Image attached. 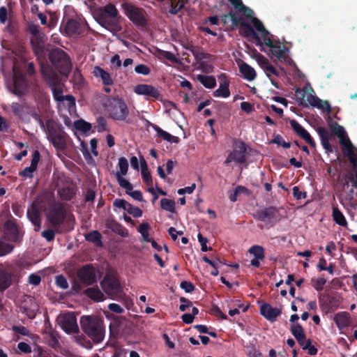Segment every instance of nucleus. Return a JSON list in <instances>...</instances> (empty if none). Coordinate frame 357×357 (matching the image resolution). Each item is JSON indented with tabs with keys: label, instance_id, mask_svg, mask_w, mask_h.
Instances as JSON below:
<instances>
[{
	"label": "nucleus",
	"instance_id": "6",
	"mask_svg": "<svg viewBox=\"0 0 357 357\" xmlns=\"http://www.w3.org/2000/svg\"><path fill=\"white\" fill-rule=\"evenodd\" d=\"M100 286L111 299L116 300L121 298L123 288L116 274L107 273L100 282Z\"/></svg>",
	"mask_w": 357,
	"mask_h": 357
},
{
	"label": "nucleus",
	"instance_id": "14",
	"mask_svg": "<svg viewBox=\"0 0 357 357\" xmlns=\"http://www.w3.org/2000/svg\"><path fill=\"white\" fill-rule=\"evenodd\" d=\"M262 43L270 47L271 54L279 60L286 61L288 59L289 57L287 52L289 50L287 47H282L280 45V43L279 40L277 41L276 44H274L271 38H267Z\"/></svg>",
	"mask_w": 357,
	"mask_h": 357
},
{
	"label": "nucleus",
	"instance_id": "48",
	"mask_svg": "<svg viewBox=\"0 0 357 357\" xmlns=\"http://www.w3.org/2000/svg\"><path fill=\"white\" fill-rule=\"evenodd\" d=\"M228 15H230V20L231 21L233 28L237 26L240 27L242 25V23L245 22L243 18L238 13L231 10L228 13Z\"/></svg>",
	"mask_w": 357,
	"mask_h": 357
},
{
	"label": "nucleus",
	"instance_id": "43",
	"mask_svg": "<svg viewBox=\"0 0 357 357\" xmlns=\"http://www.w3.org/2000/svg\"><path fill=\"white\" fill-rule=\"evenodd\" d=\"M75 193V190L70 187L62 188L58 190V195L61 199L65 201H70L73 199Z\"/></svg>",
	"mask_w": 357,
	"mask_h": 357
},
{
	"label": "nucleus",
	"instance_id": "21",
	"mask_svg": "<svg viewBox=\"0 0 357 357\" xmlns=\"http://www.w3.org/2000/svg\"><path fill=\"white\" fill-rule=\"evenodd\" d=\"M60 325L67 333H75L78 331L76 317L72 314H65L61 320Z\"/></svg>",
	"mask_w": 357,
	"mask_h": 357
},
{
	"label": "nucleus",
	"instance_id": "38",
	"mask_svg": "<svg viewBox=\"0 0 357 357\" xmlns=\"http://www.w3.org/2000/svg\"><path fill=\"white\" fill-rule=\"evenodd\" d=\"M252 22L255 29L261 33V38H263V42L266 38H270V32L266 29L263 23L258 18H252Z\"/></svg>",
	"mask_w": 357,
	"mask_h": 357
},
{
	"label": "nucleus",
	"instance_id": "42",
	"mask_svg": "<svg viewBox=\"0 0 357 357\" xmlns=\"http://www.w3.org/2000/svg\"><path fill=\"white\" fill-rule=\"evenodd\" d=\"M290 331L298 342H300L301 339H305L303 328L299 323L292 324Z\"/></svg>",
	"mask_w": 357,
	"mask_h": 357
},
{
	"label": "nucleus",
	"instance_id": "32",
	"mask_svg": "<svg viewBox=\"0 0 357 357\" xmlns=\"http://www.w3.org/2000/svg\"><path fill=\"white\" fill-rule=\"evenodd\" d=\"M278 210L275 206L266 207L263 210L259 211L257 213V218L260 221L266 222L275 218Z\"/></svg>",
	"mask_w": 357,
	"mask_h": 357
},
{
	"label": "nucleus",
	"instance_id": "16",
	"mask_svg": "<svg viewBox=\"0 0 357 357\" xmlns=\"http://www.w3.org/2000/svg\"><path fill=\"white\" fill-rule=\"evenodd\" d=\"M26 215L28 219L34 226V231H38L41 227V217L39 203L34 201L27 209Z\"/></svg>",
	"mask_w": 357,
	"mask_h": 357
},
{
	"label": "nucleus",
	"instance_id": "45",
	"mask_svg": "<svg viewBox=\"0 0 357 357\" xmlns=\"http://www.w3.org/2000/svg\"><path fill=\"white\" fill-rule=\"evenodd\" d=\"M141 169L144 181L148 186H151L152 185V178L150 172L148 171L147 164L143 158L141 160Z\"/></svg>",
	"mask_w": 357,
	"mask_h": 357
},
{
	"label": "nucleus",
	"instance_id": "22",
	"mask_svg": "<svg viewBox=\"0 0 357 357\" xmlns=\"http://www.w3.org/2000/svg\"><path fill=\"white\" fill-rule=\"evenodd\" d=\"M84 25L76 19H70L64 26V31L68 36H79L83 33Z\"/></svg>",
	"mask_w": 357,
	"mask_h": 357
},
{
	"label": "nucleus",
	"instance_id": "41",
	"mask_svg": "<svg viewBox=\"0 0 357 357\" xmlns=\"http://www.w3.org/2000/svg\"><path fill=\"white\" fill-rule=\"evenodd\" d=\"M332 216L334 222L340 226L345 227L347 225V222L344 215L337 206L333 207Z\"/></svg>",
	"mask_w": 357,
	"mask_h": 357
},
{
	"label": "nucleus",
	"instance_id": "24",
	"mask_svg": "<svg viewBox=\"0 0 357 357\" xmlns=\"http://www.w3.org/2000/svg\"><path fill=\"white\" fill-rule=\"evenodd\" d=\"M260 313L267 320L273 322L275 321L277 317L282 313L281 310L276 307H273L268 303H263L260 306Z\"/></svg>",
	"mask_w": 357,
	"mask_h": 357
},
{
	"label": "nucleus",
	"instance_id": "31",
	"mask_svg": "<svg viewBox=\"0 0 357 357\" xmlns=\"http://www.w3.org/2000/svg\"><path fill=\"white\" fill-rule=\"evenodd\" d=\"M45 35L34 36L31 40V44L36 55H42L45 52Z\"/></svg>",
	"mask_w": 357,
	"mask_h": 357
},
{
	"label": "nucleus",
	"instance_id": "37",
	"mask_svg": "<svg viewBox=\"0 0 357 357\" xmlns=\"http://www.w3.org/2000/svg\"><path fill=\"white\" fill-rule=\"evenodd\" d=\"M197 79L207 89H213L216 86V79L213 75H198Z\"/></svg>",
	"mask_w": 357,
	"mask_h": 357
},
{
	"label": "nucleus",
	"instance_id": "13",
	"mask_svg": "<svg viewBox=\"0 0 357 357\" xmlns=\"http://www.w3.org/2000/svg\"><path fill=\"white\" fill-rule=\"evenodd\" d=\"M126 14L130 21L135 25L144 26L146 25V20L143 14L142 8H137L132 5H128L126 9Z\"/></svg>",
	"mask_w": 357,
	"mask_h": 357
},
{
	"label": "nucleus",
	"instance_id": "56",
	"mask_svg": "<svg viewBox=\"0 0 357 357\" xmlns=\"http://www.w3.org/2000/svg\"><path fill=\"white\" fill-rule=\"evenodd\" d=\"M126 211L134 218H139L142 215V211L130 203H128Z\"/></svg>",
	"mask_w": 357,
	"mask_h": 357
},
{
	"label": "nucleus",
	"instance_id": "26",
	"mask_svg": "<svg viewBox=\"0 0 357 357\" xmlns=\"http://www.w3.org/2000/svg\"><path fill=\"white\" fill-rule=\"evenodd\" d=\"M221 82L219 88L213 91L214 97L228 98L230 96L229 82L227 80L225 75L222 74L220 77Z\"/></svg>",
	"mask_w": 357,
	"mask_h": 357
},
{
	"label": "nucleus",
	"instance_id": "5",
	"mask_svg": "<svg viewBox=\"0 0 357 357\" xmlns=\"http://www.w3.org/2000/svg\"><path fill=\"white\" fill-rule=\"evenodd\" d=\"M47 138L54 147L59 151L66 149L67 134L63 130L61 125H56L53 121L48 120L46 122Z\"/></svg>",
	"mask_w": 357,
	"mask_h": 357
},
{
	"label": "nucleus",
	"instance_id": "49",
	"mask_svg": "<svg viewBox=\"0 0 357 357\" xmlns=\"http://www.w3.org/2000/svg\"><path fill=\"white\" fill-rule=\"evenodd\" d=\"M330 130L331 134L336 135L337 137L345 134L344 128L339 125L337 122H332L329 124Z\"/></svg>",
	"mask_w": 357,
	"mask_h": 357
},
{
	"label": "nucleus",
	"instance_id": "63",
	"mask_svg": "<svg viewBox=\"0 0 357 357\" xmlns=\"http://www.w3.org/2000/svg\"><path fill=\"white\" fill-rule=\"evenodd\" d=\"M11 109L15 116H21L24 113V107L18 102L11 104Z\"/></svg>",
	"mask_w": 357,
	"mask_h": 357
},
{
	"label": "nucleus",
	"instance_id": "36",
	"mask_svg": "<svg viewBox=\"0 0 357 357\" xmlns=\"http://www.w3.org/2000/svg\"><path fill=\"white\" fill-rule=\"evenodd\" d=\"M106 227L123 237L128 236V230L114 220H107L106 222Z\"/></svg>",
	"mask_w": 357,
	"mask_h": 357
},
{
	"label": "nucleus",
	"instance_id": "46",
	"mask_svg": "<svg viewBox=\"0 0 357 357\" xmlns=\"http://www.w3.org/2000/svg\"><path fill=\"white\" fill-rule=\"evenodd\" d=\"M248 252L253 255L255 258L264 259L265 257L264 249L262 246L255 245L250 248Z\"/></svg>",
	"mask_w": 357,
	"mask_h": 357
},
{
	"label": "nucleus",
	"instance_id": "9",
	"mask_svg": "<svg viewBox=\"0 0 357 357\" xmlns=\"http://www.w3.org/2000/svg\"><path fill=\"white\" fill-rule=\"evenodd\" d=\"M108 111L110 116L117 121H124L129 114L126 103L119 98H114L110 102Z\"/></svg>",
	"mask_w": 357,
	"mask_h": 357
},
{
	"label": "nucleus",
	"instance_id": "52",
	"mask_svg": "<svg viewBox=\"0 0 357 357\" xmlns=\"http://www.w3.org/2000/svg\"><path fill=\"white\" fill-rule=\"evenodd\" d=\"M116 177L119 185L126 190V193H129V191L132 190V185L128 181L124 178L123 176L116 174Z\"/></svg>",
	"mask_w": 357,
	"mask_h": 357
},
{
	"label": "nucleus",
	"instance_id": "60",
	"mask_svg": "<svg viewBox=\"0 0 357 357\" xmlns=\"http://www.w3.org/2000/svg\"><path fill=\"white\" fill-rule=\"evenodd\" d=\"M271 142L273 144H276L278 146H282L285 149H289L291 147V143L285 142L282 137L280 135H275L274 138L272 139Z\"/></svg>",
	"mask_w": 357,
	"mask_h": 357
},
{
	"label": "nucleus",
	"instance_id": "10",
	"mask_svg": "<svg viewBox=\"0 0 357 357\" xmlns=\"http://www.w3.org/2000/svg\"><path fill=\"white\" fill-rule=\"evenodd\" d=\"M295 92L299 105L303 107L311 105L314 107L316 104L320 102V98L313 94L314 91L310 86H305L302 89L296 88Z\"/></svg>",
	"mask_w": 357,
	"mask_h": 357
},
{
	"label": "nucleus",
	"instance_id": "62",
	"mask_svg": "<svg viewBox=\"0 0 357 357\" xmlns=\"http://www.w3.org/2000/svg\"><path fill=\"white\" fill-rule=\"evenodd\" d=\"M314 107L322 109L328 114L331 113V107L327 100H323L320 99V102L317 103Z\"/></svg>",
	"mask_w": 357,
	"mask_h": 357
},
{
	"label": "nucleus",
	"instance_id": "1",
	"mask_svg": "<svg viewBox=\"0 0 357 357\" xmlns=\"http://www.w3.org/2000/svg\"><path fill=\"white\" fill-rule=\"evenodd\" d=\"M46 217L57 234L66 233L74 229V218L67 217L66 210L62 203L54 202L49 204Z\"/></svg>",
	"mask_w": 357,
	"mask_h": 357
},
{
	"label": "nucleus",
	"instance_id": "61",
	"mask_svg": "<svg viewBox=\"0 0 357 357\" xmlns=\"http://www.w3.org/2000/svg\"><path fill=\"white\" fill-rule=\"evenodd\" d=\"M239 12L242 13V14L248 19H250L252 20L254 15L253 10L250 8L249 7H247L243 3L237 9Z\"/></svg>",
	"mask_w": 357,
	"mask_h": 357
},
{
	"label": "nucleus",
	"instance_id": "12",
	"mask_svg": "<svg viewBox=\"0 0 357 357\" xmlns=\"http://www.w3.org/2000/svg\"><path fill=\"white\" fill-rule=\"evenodd\" d=\"M246 146L242 141H236L233 151L228 155L225 160V165H227L231 162L243 164L246 161Z\"/></svg>",
	"mask_w": 357,
	"mask_h": 357
},
{
	"label": "nucleus",
	"instance_id": "15",
	"mask_svg": "<svg viewBox=\"0 0 357 357\" xmlns=\"http://www.w3.org/2000/svg\"><path fill=\"white\" fill-rule=\"evenodd\" d=\"M319 303L321 310L326 312H333L339 307L338 298L328 294H320Z\"/></svg>",
	"mask_w": 357,
	"mask_h": 357
},
{
	"label": "nucleus",
	"instance_id": "18",
	"mask_svg": "<svg viewBox=\"0 0 357 357\" xmlns=\"http://www.w3.org/2000/svg\"><path fill=\"white\" fill-rule=\"evenodd\" d=\"M340 143L342 145L344 150L347 151V154L349 159V161L354 167L357 166V155L355 153V147L350 141L347 132L338 137Z\"/></svg>",
	"mask_w": 357,
	"mask_h": 357
},
{
	"label": "nucleus",
	"instance_id": "35",
	"mask_svg": "<svg viewBox=\"0 0 357 357\" xmlns=\"http://www.w3.org/2000/svg\"><path fill=\"white\" fill-rule=\"evenodd\" d=\"M152 128L156 132V135L158 137L162 138L163 140L167 141L171 143L178 144L180 142V139L178 137L173 136L169 132L163 130L161 128H160L157 125H152Z\"/></svg>",
	"mask_w": 357,
	"mask_h": 357
},
{
	"label": "nucleus",
	"instance_id": "64",
	"mask_svg": "<svg viewBox=\"0 0 357 357\" xmlns=\"http://www.w3.org/2000/svg\"><path fill=\"white\" fill-rule=\"evenodd\" d=\"M135 71L141 75H147L150 73V68L144 64H139L135 66Z\"/></svg>",
	"mask_w": 357,
	"mask_h": 357
},
{
	"label": "nucleus",
	"instance_id": "11",
	"mask_svg": "<svg viewBox=\"0 0 357 357\" xmlns=\"http://www.w3.org/2000/svg\"><path fill=\"white\" fill-rule=\"evenodd\" d=\"M77 276L80 282L86 286L92 285L97 282L96 270L91 264L82 266L77 270Z\"/></svg>",
	"mask_w": 357,
	"mask_h": 357
},
{
	"label": "nucleus",
	"instance_id": "28",
	"mask_svg": "<svg viewBox=\"0 0 357 357\" xmlns=\"http://www.w3.org/2000/svg\"><path fill=\"white\" fill-rule=\"evenodd\" d=\"M239 72L241 73L243 78L248 81H252L257 77V73L255 69L244 61H241L238 64Z\"/></svg>",
	"mask_w": 357,
	"mask_h": 357
},
{
	"label": "nucleus",
	"instance_id": "23",
	"mask_svg": "<svg viewBox=\"0 0 357 357\" xmlns=\"http://www.w3.org/2000/svg\"><path fill=\"white\" fill-rule=\"evenodd\" d=\"M135 92L137 94L152 97L156 100L161 98V94L160 91L152 85L138 84L135 88Z\"/></svg>",
	"mask_w": 357,
	"mask_h": 357
},
{
	"label": "nucleus",
	"instance_id": "39",
	"mask_svg": "<svg viewBox=\"0 0 357 357\" xmlns=\"http://www.w3.org/2000/svg\"><path fill=\"white\" fill-rule=\"evenodd\" d=\"M192 55L195 56L197 61L199 62L200 67L203 69V71H206L204 68L207 66L203 61L204 59H208L211 57V55L208 53H205L199 47H197L195 51H192Z\"/></svg>",
	"mask_w": 357,
	"mask_h": 357
},
{
	"label": "nucleus",
	"instance_id": "30",
	"mask_svg": "<svg viewBox=\"0 0 357 357\" xmlns=\"http://www.w3.org/2000/svg\"><path fill=\"white\" fill-rule=\"evenodd\" d=\"M41 73L44 79L46 80L50 87L58 86L59 84L60 80L59 76L52 69H45L44 68H42Z\"/></svg>",
	"mask_w": 357,
	"mask_h": 357
},
{
	"label": "nucleus",
	"instance_id": "53",
	"mask_svg": "<svg viewBox=\"0 0 357 357\" xmlns=\"http://www.w3.org/2000/svg\"><path fill=\"white\" fill-rule=\"evenodd\" d=\"M28 31L33 37L43 36L45 34L40 29L38 24H36L33 22H29L27 24Z\"/></svg>",
	"mask_w": 357,
	"mask_h": 357
},
{
	"label": "nucleus",
	"instance_id": "57",
	"mask_svg": "<svg viewBox=\"0 0 357 357\" xmlns=\"http://www.w3.org/2000/svg\"><path fill=\"white\" fill-rule=\"evenodd\" d=\"M169 13L172 15H176L183 8V4L176 3V0H169Z\"/></svg>",
	"mask_w": 357,
	"mask_h": 357
},
{
	"label": "nucleus",
	"instance_id": "54",
	"mask_svg": "<svg viewBox=\"0 0 357 357\" xmlns=\"http://www.w3.org/2000/svg\"><path fill=\"white\" fill-rule=\"evenodd\" d=\"M326 282V280L324 278H312L311 280V284L312 287L317 291H321L324 289V286L325 285Z\"/></svg>",
	"mask_w": 357,
	"mask_h": 357
},
{
	"label": "nucleus",
	"instance_id": "59",
	"mask_svg": "<svg viewBox=\"0 0 357 357\" xmlns=\"http://www.w3.org/2000/svg\"><path fill=\"white\" fill-rule=\"evenodd\" d=\"M14 246L0 241V257L4 256L13 251Z\"/></svg>",
	"mask_w": 357,
	"mask_h": 357
},
{
	"label": "nucleus",
	"instance_id": "19",
	"mask_svg": "<svg viewBox=\"0 0 357 357\" xmlns=\"http://www.w3.org/2000/svg\"><path fill=\"white\" fill-rule=\"evenodd\" d=\"M290 125L296 135L305 140L310 146L313 148L316 146V143L310 133L296 120H291Z\"/></svg>",
	"mask_w": 357,
	"mask_h": 357
},
{
	"label": "nucleus",
	"instance_id": "7",
	"mask_svg": "<svg viewBox=\"0 0 357 357\" xmlns=\"http://www.w3.org/2000/svg\"><path fill=\"white\" fill-rule=\"evenodd\" d=\"M52 65L63 75H68L71 70L72 63L68 55L61 49H53L49 54Z\"/></svg>",
	"mask_w": 357,
	"mask_h": 357
},
{
	"label": "nucleus",
	"instance_id": "25",
	"mask_svg": "<svg viewBox=\"0 0 357 357\" xmlns=\"http://www.w3.org/2000/svg\"><path fill=\"white\" fill-rule=\"evenodd\" d=\"M12 271L3 266H0V292L4 291L12 284Z\"/></svg>",
	"mask_w": 357,
	"mask_h": 357
},
{
	"label": "nucleus",
	"instance_id": "55",
	"mask_svg": "<svg viewBox=\"0 0 357 357\" xmlns=\"http://www.w3.org/2000/svg\"><path fill=\"white\" fill-rule=\"evenodd\" d=\"M55 284L62 289H67L68 288L67 279L63 275H58L55 277Z\"/></svg>",
	"mask_w": 357,
	"mask_h": 357
},
{
	"label": "nucleus",
	"instance_id": "27",
	"mask_svg": "<svg viewBox=\"0 0 357 357\" xmlns=\"http://www.w3.org/2000/svg\"><path fill=\"white\" fill-rule=\"evenodd\" d=\"M317 132L320 137L321 144L323 148L325 149L327 153H332L333 151V147L330 144V139L331 135L329 132L324 127H318Z\"/></svg>",
	"mask_w": 357,
	"mask_h": 357
},
{
	"label": "nucleus",
	"instance_id": "4",
	"mask_svg": "<svg viewBox=\"0 0 357 357\" xmlns=\"http://www.w3.org/2000/svg\"><path fill=\"white\" fill-rule=\"evenodd\" d=\"M38 88V85L34 78H28L26 74L19 72L14 74L13 84L9 86V90L17 96H23L30 90L36 91Z\"/></svg>",
	"mask_w": 357,
	"mask_h": 357
},
{
	"label": "nucleus",
	"instance_id": "8",
	"mask_svg": "<svg viewBox=\"0 0 357 357\" xmlns=\"http://www.w3.org/2000/svg\"><path fill=\"white\" fill-rule=\"evenodd\" d=\"M5 238L11 242L20 243L22 241L24 231L20 227L14 218L7 220L3 225Z\"/></svg>",
	"mask_w": 357,
	"mask_h": 357
},
{
	"label": "nucleus",
	"instance_id": "20",
	"mask_svg": "<svg viewBox=\"0 0 357 357\" xmlns=\"http://www.w3.org/2000/svg\"><path fill=\"white\" fill-rule=\"evenodd\" d=\"M239 33L241 36L248 38L250 40L251 39L255 40L256 41L257 45H262L263 43L261 38L256 33L253 27L249 23L246 22L242 23V25L240 26Z\"/></svg>",
	"mask_w": 357,
	"mask_h": 357
},
{
	"label": "nucleus",
	"instance_id": "33",
	"mask_svg": "<svg viewBox=\"0 0 357 357\" xmlns=\"http://www.w3.org/2000/svg\"><path fill=\"white\" fill-rule=\"evenodd\" d=\"M83 294L93 300L94 302H101L105 300L103 293L98 287H89L84 290Z\"/></svg>",
	"mask_w": 357,
	"mask_h": 357
},
{
	"label": "nucleus",
	"instance_id": "40",
	"mask_svg": "<svg viewBox=\"0 0 357 357\" xmlns=\"http://www.w3.org/2000/svg\"><path fill=\"white\" fill-rule=\"evenodd\" d=\"M85 239L89 242L94 243L96 246H102V235L99 231L96 230L90 231L86 234L85 235Z\"/></svg>",
	"mask_w": 357,
	"mask_h": 357
},
{
	"label": "nucleus",
	"instance_id": "44",
	"mask_svg": "<svg viewBox=\"0 0 357 357\" xmlns=\"http://www.w3.org/2000/svg\"><path fill=\"white\" fill-rule=\"evenodd\" d=\"M151 226L148 222H143L137 228V231L140 233L144 241L150 242L153 238L149 236Z\"/></svg>",
	"mask_w": 357,
	"mask_h": 357
},
{
	"label": "nucleus",
	"instance_id": "47",
	"mask_svg": "<svg viewBox=\"0 0 357 357\" xmlns=\"http://www.w3.org/2000/svg\"><path fill=\"white\" fill-rule=\"evenodd\" d=\"M162 209L171 213L175 212V202L172 199L163 198L160 200Z\"/></svg>",
	"mask_w": 357,
	"mask_h": 357
},
{
	"label": "nucleus",
	"instance_id": "34",
	"mask_svg": "<svg viewBox=\"0 0 357 357\" xmlns=\"http://www.w3.org/2000/svg\"><path fill=\"white\" fill-rule=\"evenodd\" d=\"M93 74L96 77H100L102 82L105 86H111L114 84V81L110 74L99 66H96L93 70Z\"/></svg>",
	"mask_w": 357,
	"mask_h": 357
},
{
	"label": "nucleus",
	"instance_id": "58",
	"mask_svg": "<svg viewBox=\"0 0 357 357\" xmlns=\"http://www.w3.org/2000/svg\"><path fill=\"white\" fill-rule=\"evenodd\" d=\"M57 233L55 229H48L41 232V236L45 238L47 242H51L54 240L55 234Z\"/></svg>",
	"mask_w": 357,
	"mask_h": 357
},
{
	"label": "nucleus",
	"instance_id": "2",
	"mask_svg": "<svg viewBox=\"0 0 357 357\" xmlns=\"http://www.w3.org/2000/svg\"><path fill=\"white\" fill-rule=\"evenodd\" d=\"M93 17L101 26L111 32H118L122 29L119 11L114 4L108 3L99 7L94 10Z\"/></svg>",
	"mask_w": 357,
	"mask_h": 357
},
{
	"label": "nucleus",
	"instance_id": "17",
	"mask_svg": "<svg viewBox=\"0 0 357 357\" xmlns=\"http://www.w3.org/2000/svg\"><path fill=\"white\" fill-rule=\"evenodd\" d=\"M38 308V305L36 303L35 299L30 296L24 298L20 305V310L22 312L31 319L36 317Z\"/></svg>",
	"mask_w": 357,
	"mask_h": 357
},
{
	"label": "nucleus",
	"instance_id": "50",
	"mask_svg": "<svg viewBox=\"0 0 357 357\" xmlns=\"http://www.w3.org/2000/svg\"><path fill=\"white\" fill-rule=\"evenodd\" d=\"M119 172H117L116 174H119L120 176L126 175L128 169V160L124 157H121L119 158Z\"/></svg>",
	"mask_w": 357,
	"mask_h": 357
},
{
	"label": "nucleus",
	"instance_id": "3",
	"mask_svg": "<svg viewBox=\"0 0 357 357\" xmlns=\"http://www.w3.org/2000/svg\"><path fill=\"white\" fill-rule=\"evenodd\" d=\"M80 326L83 332L93 343L98 344L103 341L105 328L101 318L96 315L82 316L80 318Z\"/></svg>",
	"mask_w": 357,
	"mask_h": 357
},
{
	"label": "nucleus",
	"instance_id": "51",
	"mask_svg": "<svg viewBox=\"0 0 357 357\" xmlns=\"http://www.w3.org/2000/svg\"><path fill=\"white\" fill-rule=\"evenodd\" d=\"M74 125L77 130L82 131L83 132H87L90 131L92 128L91 123L85 121L83 119L76 121Z\"/></svg>",
	"mask_w": 357,
	"mask_h": 357
},
{
	"label": "nucleus",
	"instance_id": "29",
	"mask_svg": "<svg viewBox=\"0 0 357 357\" xmlns=\"http://www.w3.org/2000/svg\"><path fill=\"white\" fill-rule=\"evenodd\" d=\"M334 321L339 329L346 328L351 324L350 315L347 312H338L334 317Z\"/></svg>",
	"mask_w": 357,
	"mask_h": 357
}]
</instances>
